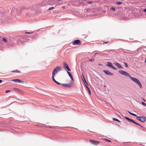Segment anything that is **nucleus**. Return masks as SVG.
Wrapping results in <instances>:
<instances>
[{"label":"nucleus","instance_id":"1","mask_svg":"<svg viewBox=\"0 0 146 146\" xmlns=\"http://www.w3.org/2000/svg\"><path fill=\"white\" fill-rule=\"evenodd\" d=\"M71 5L79 7L81 6V5L83 6L84 4H82V2H80L79 0H74L68 2L67 4H66V5Z\"/></svg>","mask_w":146,"mask_h":146},{"label":"nucleus","instance_id":"2","mask_svg":"<svg viewBox=\"0 0 146 146\" xmlns=\"http://www.w3.org/2000/svg\"><path fill=\"white\" fill-rule=\"evenodd\" d=\"M74 80H71L70 82L67 84H62V85L65 87L70 88L72 87L73 84Z\"/></svg>","mask_w":146,"mask_h":146},{"label":"nucleus","instance_id":"3","mask_svg":"<svg viewBox=\"0 0 146 146\" xmlns=\"http://www.w3.org/2000/svg\"><path fill=\"white\" fill-rule=\"evenodd\" d=\"M62 69L60 66H58L56 68L53 70L52 73V75L53 76H55L56 74L59 71L61 70Z\"/></svg>","mask_w":146,"mask_h":146},{"label":"nucleus","instance_id":"4","mask_svg":"<svg viewBox=\"0 0 146 146\" xmlns=\"http://www.w3.org/2000/svg\"><path fill=\"white\" fill-rule=\"evenodd\" d=\"M136 119L142 122H144L146 120V118L145 116L137 117Z\"/></svg>","mask_w":146,"mask_h":146},{"label":"nucleus","instance_id":"5","mask_svg":"<svg viewBox=\"0 0 146 146\" xmlns=\"http://www.w3.org/2000/svg\"><path fill=\"white\" fill-rule=\"evenodd\" d=\"M118 72L120 74L126 76L128 77H130L131 76L127 72L123 71V70H119L118 71Z\"/></svg>","mask_w":146,"mask_h":146},{"label":"nucleus","instance_id":"6","mask_svg":"<svg viewBox=\"0 0 146 146\" xmlns=\"http://www.w3.org/2000/svg\"><path fill=\"white\" fill-rule=\"evenodd\" d=\"M125 118L127 120H128V121H131L132 123H134V124H136V125H137L141 127H142V126L141 125H140L139 123H137L135 121L133 120L132 119H129V118H128L127 117H125Z\"/></svg>","mask_w":146,"mask_h":146},{"label":"nucleus","instance_id":"7","mask_svg":"<svg viewBox=\"0 0 146 146\" xmlns=\"http://www.w3.org/2000/svg\"><path fill=\"white\" fill-rule=\"evenodd\" d=\"M82 43L79 40H76L72 42V44L73 45H80Z\"/></svg>","mask_w":146,"mask_h":146},{"label":"nucleus","instance_id":"8","mask_svg":"<svg viewBox=\"0 0 146 146\" xmlns=\"http://www.w3.org/2000/svg\"><path fill=\"white\" fill-rule=\"evenodd\" d=\"M63 65L64 67V68H65L67 70L70 71H71L70 69L69 68V66L66 62H63Z\"/></svg>","mask_w":146,"mask_h":146},{"label":"nucleus","instance_id":"9","mask_svg":"<svg viewBox=\"0 0 146 146\" xmlns=\"http://www.w3.org/2000/svg\"><path fill=\"white\" fill-rule=\"evenodd\" d=\"M11 81L16 83L19 82L21 83H24V82L23 81L19 79H13Z\"/></svg>","mask_w":146,"mask_h":146},{"label":"nucleus","instance_id":"10","mask_svg":"<svg viewBox=\"0 0 146 146\" xmlns=\"http://www.w3.org/2000/svg\"><path fill=\"white\" fill-rule=\"evenodd\" d=\"M108 64L107 65L108 67L112 68L113 70H116V68L114 66H112V63L110 62H107Z\"/></svg>","mask_w":146,"mask_h":146},{"label":"nucleus","instance_id":"11","mask_svg":"<svg viewBox=\"0 0 146 146\" xmlns=\"http://www.w3.org/2000/svg\"><path fill=\"white\" fill-rule=\"evenodd\" d=\"M90 141L92 144L94 145H98L99 143V142L98 141H94L91 140H90Z\"/></svg>","mask_w":146,"mask_h":146},{"label":"nucleus","instance_id":"12","mask_svg":"<svg viewBox=\"0 0 146 146\" xmlns=\"http://www.w3.org/2000/svg\"><path fill=\"white\" fill-rule=\"evenodd\" d=\"M14 90L16 92H18L20 93H23V90L21 89L17 88H14Z\"/></svg>","mask_w":146,"mask_h":146},{"label":"nucleus","instance_id":"13","mask_svg":"<svg viewBox=\"0 0 146 146\" xmlns=\"http://www.w3.org/2000/svg\"><path fill=\"white\" fill-rule=\"evenodd\" d=\"M135 82L137 84L139 85V87L141 88H142V85L141 84V83L138 79L137 80H136V81Z\"/></svg>","mask_w":146,"mask_h":146},{"label":"nucleus","instance_id":"14","mask_svg":"<svg viewBox=\"0 0 146 146\" xmlns=\"http://www.w3.org/2000/svg\"><path fill=\"white\" fill-rule=\"evenodd\" d=\"M104 72L106 74L109 75L110 76H112L113 75V74L110 72L108 70H104Z\"/></svg>","mask_w":146,"mask_h":146},{"label":"nucleus","instance_id":"15","mask_svg":"<svg viewBox=\"0 0 146 146\" xmlns=\"http://www.w3.org/2000/svg\"><path fill=\"white\" fill-rule=\"evenodd\" d=\"M114 64L116 66H117L119 68H122L123 67L119 64L117 62L114 63Z\"/></svg>","mask_w":146,"mask_h":146},{"label":"nucleus","instance_id":"16","mask_svg":"<svg viewBox=\"0 0 146 146\" xmlns=\"http://www.w3.org/2000/svg\"><path fill=\"white\" fill-rule=\"evenodd\" d=\"M130 78L132 80L135 82L137 80V79L135 78L132 77L131 76L130 77Z\"/></svg>","mask_w":146,"mask_h":146},{"label":"nucleus","instance_id":"17","mask_svg":"<svg viewBox=\"0 0 146 146\" xmlns=\"http://www.w3.org/2000/svg\"><path fill=\"white\" fill-rule=\"evenodd\" d=\"M84 1H85V2L87 4H90L93 3V1H88V0H84Z\"/></svg>","mask_w":146,"mask_h":146},{"label":"nucleus","instance_id":"18","mask_svg":"<svg viewBox=\"0 0 146 146\" xmlns=\"http://www.w3.org/2000/svg\"><path fill=\"white\" fill-rule=\"evenodd\" d=\"M67 72L68 74L69 75V76L71 80H73V78L71 73L70 72H68V71H67Z\"/></svg>","mask_w":146,"mask_h":146},{"label":"nucleus","instance_id":"19","mask_svg":"<svg viewBox=\"0 0 146 146\" xmlns=\"http://www.w3.org/2000/svg\"><path fill=\"white\" fill-rule=\"evenodd\" d=\"M86 88L88 91V92L89 94H91V92H90V89L88 87V86H86Z\"/></svg>","mask_w":146,"mask_h":146},{"label":"nucleus","instance_id":"20","mask_svg":"<svg viewBox=\"0 0 146 146\" xmlns=\"http://www.w3.org/2000/svg\"><path fill=\"white\" fill-rule=\"evenodd\" d=\"M116 3L117 5H120L122 3V2L121 1H118L116 2Z\"/></svg>","mask_w":146,"mask_h":146},{"label":"nucleus","instance_id":"21","mask_svg":"<svg viewBox=\"0 0 146 146\" xmlns=\"http://www.w3.org/2000/svg\"><path fill=\"white\" fill-rule=\"evenodd\" d=\"M82 76H83V79H82V80H83V82H84V84L86 83L87 84V85H88V84L87 82H86V80H85V78H84V75H83V74H82Z\"/></svg>","mask_w":146,"mask_h":146},{"label":"nucleus","instance_id":"22","mask_svg":"<svg viewBox=\"0 0 146 146\" xmlns=\"http://www.w3.org/2000/svg\"><path fill=\"white\" fill-rule=\"evenodd\" d=\"M55 83H56L57 84H58V85H60V83L57 82V81H56L55 80V79H53L52 80Z\"/></svg>","mask_w":146,"mask_h":146},{"label":"nucleus","instance_id":"23","mask_svg":"<svg viewBox=\"0 0 146 146\" xmlns=\"http://www.w3.org/2000/svg\"><path fill=\"white\" fill-rule=\"evenodd\" d=\"M113 120L114 121H117L119 123L120 122V121L118 120V119H117L116 118H113Z\"/></svg>","mask_w":146,"mask_h":146},{"label":"nucleus","instance_id":"24","mask_svg":"<svg viewBox=\"0 0 146 146\" xmlns=\"http://www.w3.org/2000/svg\"><path fill=\"white\" fill-rule=\"evenodd\" d=\"M128 113L131 115H133L134 116H137V115H136L135 114H133V113H131V112H129V111H128Z\"/></svg>","mask_w":146,"mask_h":146},{"label":"nucleus","instance_id":"25","mask_svg":"<svg viewBox=\"0 0 146 146\" xmlns=\"http://www.w3.org/2000/svg\"><path fill=\"white\" fill-rule=\"evenodd\" d=\"M131 1H133L134 3H137L138 1V0H131Z\"/></svg>","mask_w":146,"mask_h":146},{"label":"nucleus","instance_id":"26","mask_svg":"<svg viewBox=\"0 0 146 146\" xmlns=\"http://www.w3.org/2000/svg\"><path fill=\"white\" fill-rule=\"evenodd\" d=\"M2 40L4 42H7V40L4 38H2Z\"/></svg>","mask_w":146,"mask_h":146},{"label":"nucleus","instance_id":"27","mask_svg":"<svg viewBox=\"0 0 146 146\" xmlns=\"http://www.w3.org/2000/svg\"><path fill=\"white\" fill-rule=\"evenodd\" d=\"M124 64L125 65V66L127 68H128V65L126 63V62H124Z\"/></svg>","mask_w":146,"mask_h":146},{"label":"nucleus","instance_id":"28","mask_svg":"<svg viewBox=\"0 0 146 146\" xmlns=\"http://www.w3.org/2000/svg\"><path fill=\"white\" fill-rule=\"evenodd\" d=\"M104 140H105L106 141L108 142H111V141L110 140H109L107 139H104Z\"/></svg>","mask_w":146,"mask_h":146},{"label":"nucleus","instance_id":"29","mask_svg":"<svg viewBox=\"0 0 146 146\" xmlns=\"http://www.w3.org/2000/svg\"><path fill=\"white\" fill-rule=\"evenodd\" d=\"M15 72L17 73H20V71L18 70H15Z\"/></svg>","mask_w":146,"mask_h":146},{"label":"nucleus","instance_id":"30","mask_svg":"<svg viewBox=\"0 0 146 146\" xmlns=\"http://www.w3.org/2000/svg\"><path fill=\"white\" fill-rule=\"evenodd\" d=\"M94 58H93V59H90L89 60V61L93 62V61H94Z\"/></svg>","mask_w":146,"mask_h":146},{"label":"nucleus","instance_id":"31","mask_svg":"<svg viewBox=\"0 0 146 146\" xmlns=\"http://www.w3.org/2000/svg\"><path fill=\"white\" fill-rule=\"evenodd\" d=\"M142 105H143V106H146V104L145 103H144L143 102H142Z\"/></svg>","mask_w":146,"mask_h":146},{"label":"nucleus","instance_id":"32","mask_svg":"<svg viewBox=\"0 0 146 146\" xmlns=\"http://www.w3.org/2000/svg\"><path fill=\"white\" fill-rule=\"evenodd\" d=\"M128 9H138L137 8H133L132 9H131V8H129ZM138 9H140L139 8H138Z\"/></svg>","mask_w":146,"mask_h":146},{"label":"nucleus","instance_id":"33","mask_svg":"<svg viewBox=\"0 0 146 146\" xmlns=\"http://www.w3.org/2000/svg\"><path fill=\"white\" fill-rule=\"evenodd\" d=\"M10 92V90H7L5 91V93H7Z\"/></svg>","mask_w":146,"mask_h":146},{"label":"nucleus","instance_id":"34","mask_svg":"<svg viewBox=\"0 0 146 146\" xmlns=\"http://www.w3.org/2000/svg\"><path fill=\"white\" fill-rule=\"evenodd\" d=\"M95 9L94 8H87V9Z\"/></svg>","mask_w":146,"mask_h":146},{"label":"nucleus","instance_id":"35","mask_svg":"<svg viewBox=\"0 0 146 146\" xmlns=\"http://www.w3.org/2000/svg\"><path fill=\"white\" fill-rule=\"evenodd\" d=\"M110 9H115V7H111Z\"/></svg>","mask_w":146,"mask_h":146},{"label":"nucleus","instance_id":"36","mask_svg":"<svg viewBox=\"0 0 146 146\" xmlns=\"http://www.w3.org/2000/svg\"><path fill=\"white\" fill-rule=\"evenodd\" d=\"M109 41H107V42H104V43L105 44H107V43H109Z\"/></svg>","mask_w":146,"mask_h":146},{"label":"nucleus","instance_id":"37","mask_svg":"<svg viewBox=\"0 0 146 146\" xmlns=\"http://www.w3.org/2000/svg\"><path fill=\"white\" fill-rule=\"evenodd\" d=\"M52 79H54V76H53V75H52Z\"/></svg>","mask_w":146,"mask_h":146},{"label":"nucleus","instance_id":"38","mask_svg":"<svg viewBox=\"0 0 146 146\" xmlns=\"http://www.w3.org/2000/svg\"><path fill=\"white\" fill-rule=\"evenodd\" d=\"M11 72H15V70H14L12 71H11Z\"/></svg>","mask_w":146,"mask_h":146},{"label":"nucleus","instance_id":"39","mask_svg":"<svg viewBox=\"0 0 146 146\" xmlns=\"http://www.w3.org/2000/svg\"><path fill=\"white\" fill-rule=\"evenodd\" d=\"M51 7L52 9H54L55 8V7Z\"/></svg>","mask_w":146,"mask_h":146},{"label":"nucleus","instance_id":"40","mask_svg":"<svg viewBox=\"0 0 146 146\" xmlns=\"http://www.w3.org/2000/svg\"><path fill=\"white\" fill-rule=\"evenodd\" d=\"M47 8L48 9H52L51 7L48 8Z\"/></svg>","mask_w":146,"mask_h":146},{"label":"nucleus","instance_id":"41","mask_svg":"<svg viewBox=\"0 0 146 146\" xmlns=\"http://www.w3.org/2000/svg\"><path fill=\"white\" fill-rule=\"evenodd\" d=\"M12 9H17V8H15L14 9H13V7H12Z\"/></svg>","mask_w":146,"mask_h":146},{"label":"nucleus","instance_id":"42","mask_svg":"<svg viewBox=\"0 0 146 146\" xmlns=\"http://www.w3.org/2000/svg\"><path fill=\"white\" fill-rule=\"evenodd\" d=\"M2 82V81L1 80H0V83H1Z\"/></svg>","mask_w":146,"mask_h":146},{"label":"nucleus","instance_id":"43","mask_svg":"<svg viewBox=\"0 0 146 146\" xmlns=\"http://www.w3.org/2000/svg\"><path fill=\"white\" fill-rule=\"evenodd\" d=\"M141 9H146V8H143V9L141 8Z\"/></svg>","mask_w":146,"mask_h":146},{"label":"nucleus","instance_id":"44","mask_svg":"<svg viewBox=\"0 0 146 146\" xmlns=\"http://www.w3.org/2000/svg\"><path fill=\"white\" fill-rule=\"evenodd\" d=\"M143 11L145 12L146 11V10H143Z\"/></svg>","mask_w":146,"mask_h":146},{"label":"nucleus","instance_id":"45","mask_svg":"<svg viewBox=\"0 0 146 146\" xmlns=\"http://www.w3.org/2000/svg\"><path fill=\"white\" fill-rule=\"evenodd\" d=\"M112 10V11H114L115 10L114 9H113V10Z\"/></svg>","mask_w":146,"mask_h":146},{"label":"nucleus","instance_id":"46","mask_svg":"<svg viewBox=\"0 0 146 146\" xmlns=\"http://www.w3.org/2000/svg\"><path fill=\"white\" fill-rule=\"evenodd\" d=\"M26 33H29V32H26Z\"/></svg>","mask_w":146,"mask_h":146},{"label":"nucleus","instance_id":"47","mask_svg":"<svg viewBox=\"0 0 146 146\" xmlns=\"http://www.w3.org/2000/svg\"><path fill=\"white\" fill-rule=\"evenodd\" d=\"M85 84V86H87V84L86 83Z\"/></svg>","mask_w":146,"mask_h":146},{"label":"nucleus","instance_id":"48","mask_svg":"<svg viewBox=\"0 0 146 146\" xmlns=\"http://www.w3.org/2000/svg\"><path fill=\"white\" fill-rule=\"evenodd\" d=\"M145 62L146 63V59L145 60Z\"/></svg>","mask_w":146,"mask_h":146},{"label":"nucleus","instance_id":"49","mask_svg":"<svg viewBox=\"0 0 146 146\" xmlns=\"http://www.w3.org/2000/svg\"><path fill=\"white\" fill-rule=\"evenodd\" d=\"M125 9H127V8H125Z\"/></svg>","mask_w":146,"mask_h":146},{"label":"nucleus","instance_id":"50","mask_svg":"<svg viewBox=\"0 0 146 146\" xmlns=\"http://www.w3.org/2000/svg\"><path fill=\"white\" fill-rule=\"evenodd\" d=\"M143 101H145V100H144V99H143Z\"/></svg>","mask_w":146,"mask_h":146},{"label":"nucleus","instance_id":"51","mask_svg":"<svg viewBox=\"0 0 146 146\" xmlns=\"http://www.w3.org/2000/svg\"><path fill=\"white\" fill-rule=\"evenodd\" d=\"M145 2H146V0H145Z\"/></svg>","mask_w":146,"mask_h":146},{"label":"nucleus","instance_id":"52","mask_svg":"<svg viewBox=\"0 0 146 146\" xmlns=\"http://www.w3.org/2000/svg\"><path fill=\"white\" fill-rule=\"evenodd\" d=\"M123 9V8H121V9Z\"/></svg>","mask_w":146,"mask_h":146},{"label":"nucleus","instance_id":"53","mask_svg":"<svg viewBox=\"0 0 146 146\" xmlns=\"http://www.w3.org/2000/svg\"><path fill=\"white\" fill-rule=\"evenodd\" d=\"M86 11H88V10H86Z\"/></svg>","mask_w":146,"mask_h":146}]
</instances>
